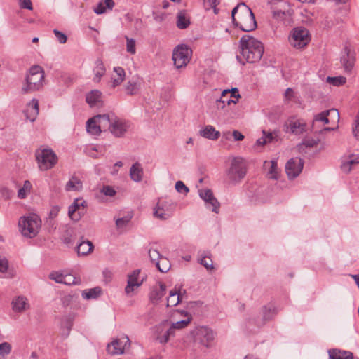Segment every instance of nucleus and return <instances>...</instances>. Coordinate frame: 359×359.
Instances as JSON below:
<instances>
[{"label":"nucleus","mask_w":359,"mask_h":359,"mask_svg":"<svg viewBox=\"0 0 359 359\" xmlns=\"http://www.w3.org/2000/svg\"><path fill=\"white\" fill-rule=\"evenodd\" d=\"M239 48L241 54L249 63L259 62L264 50L262 42L250 35H244L241 38Z\"/></svg>","instance_id":"1"},{"label":"nucleus","mask_w":359,"mask_h":359,"mask_svg":"<svg viewBox=\"0 0 359 359\" xmlns=\"http://www.w3.org/2000/svg\"><path fill=\"white\" fill-rule=\"evenodd\" d=\"M233 23L243 32L257 28V22L251 9L244 3L238 4L231 11Z\"/></svg>","instance_id":"2"},{"label":"nucleus","mask_w":359,"mask_h":359,"mask_svg":"<svg viewBox=\"0 0 359 359\" xmlns=\"http://www.w3.org/2000/svg\"><path fill=\"white\" fill-rule=\"evenodd\" d=\"M41 225V220L36 215L21 217L18 222L21 233L29 238H32L37 235Z\"/></svg>","instance_id":"3"},{"label":"nucleus","mask_w":359,"mask_h":359,"mask_svg":"<svg viewBox=\"0 0 359 359\" xmlns=\"http://www.w3.org/2000/svg\"><path fill=\"white\" fill-rule=\"evenodd\" d=\"M35 156L39 169L43 171L53 168L58 161L57 155L51 149L43 147L36 151Z\"/></svg>","instance_id":"4"},{"label":"nucleus","mask_w":359,"mask_h":359,"mask_svg":"<svg viewBox=\"0 0 359 359\" xmlns=\"http://www.w3.org/2000/svg\"><path fill=\"white\" fill-rule=\"evenodd\" d=\"M288 41L292 47L297 49L304 48L311 41L309 32L303 27H294L290 33Z\"/></svg>","instance_id":"5"},{"label":"nucleus","mask_w":359,"mask_h":359,"mask_svg":"<svg viewBox=\"0 0 359 359\" xmlns=\"http://www.w3.org/2000/svg\"><path fill=\"white\" fill-rule=\"evenodd\" d=\"M44 79V72L41 67L39 65L32 66L27 75L26 87H23L22 90H39L43 87V81Z\"/></svg>","instance_id":"6"},{"label":"nucleus","mask_w":359,"mask_h":359,"mask_svg":"<svg viewBox=\"0 0 359 359\" xmlns=\"http://www.w3.org/2000/svg\"><path fill=\"white\" fill-rule=\"evenodd\" d=\"M192 50L185 44L178 45L172 53V60L177 69L184 67L189 62Z\"/></svg>","instance_id":"7"},{"label":"nucleus","mask_w":359,"mask_h":359,"mask_svg":"<svg viewBox=\"0 0 359 359\" xmlns=\"http://www.w3.org/2000/svg\"><path fill=\"white\" fill-rule=\"evenodd\" d=\"M245 175L246 167L243 158H234L227 172L228 180L231 183L235 184L243 180Z\"/></svg>","instance_id":"8"},{"label":"nucleus","mask_w":359,"mask_h":359,"mask_svg":"<svg viewBox=\"0 0 359 359\" xmlns=\"http://www.w3.org/2000/svg\"><path fill=\"white\" fill-rule=\"evenodd\" d=\"M130 341L128 336L123 335L119 338L114 339L107 345V350L109 354L119 355L124 353L125 350L129 348Z\"/></svg>","instance_id":"9"},{"label":"nucleus","mask_w":359,"mask_h":359,"mask_svg":"<svg viewBox=\"0 0 359 359\" xmlns=\"http://www.w3.org/2000/svg\"><path fill=\"white\" fill-rule=\"evenodd\" d=\"M194 341L208 347L214 339L212 331L206 327H199L191 332Z\"/></svg>","instance_id":"10"},{"label":"nucleus","mask_w":359,"mask_h":359,"mask_svg":"<svg viewBox=\"0 0 359 359\" xmlns=\"http://www.w3.org/2000/svg\"><path fill=\"white\" fill-rule=\"evenodd\" d=\"M87 206L86 201L81 198H76L73 203L69 207L68 215L74 221H79L85 213V208Z\"/></svg>","instance_id":"11"},{"label":"nucleus","mask_w":359,"mask_h":359,"mask_svg":"<svg viewBox=\"0 0 359 359\" xmlns=\"http://www.w3.org/2000/svg\"><path fill=\"white\" fill-rule=\"evenodd\" d=\"M303 166L304 162L300 158H292L285 165L286 174L290 179L296 178L301 173Z\"/></svg>","instance_id":"12"},{"label":"nucleus","mask_w":359,"mask_h":359,"mask_svg":"<svg viewBox=\"0 0 359 359\" xmlns=\"http://www.w3.org/2000/svg\"><path fill=\"white\" fill-rule=\"evenodd\" d=\"M199 196L205 202L208 208L215 213L219 212L220 204L210 189L200 190Z\"/></svg>","instance_id":"13"},{"label":"nucleus","mask_w":359,"mask_h":359,"mask_svg":"<svg viewBox=\"0 0 359 359\" xmlns=\"http://www.w3.org/2000/svg\"><path fill=\"white\" fill-rule=\"evenodd\" d=\"M130 127L129 123L114 116L109 128L111 133L116 137H121Z\"/></svg>","instance_id":"14"},{"label":"nucleus","mask_w":359,"mask_h":359,"mask_svg":"<svg viewBox=\"0 0 359 359\" xmlns=\"http://www.w3.org/2000/svg\"><path fill=\"white\" fill-rule=\"evenodd\" d=\"M86 101L90 108H100L104 105L101 91H88L86 95Z\"/></svg>","instance_id":"15"},{"label":"nucleus","mask_w":359,"mask_h":359,"mask_svg":"<svg viewBox=\"0 0 359 359\" xmlns=\"http://www.w3.org/2000/svg\"><path fill=\"white\" fill-rule=\"evenodd\" d=\"M166 203V202L162 201L157 203L154 211V217L162 220H165L172 215V208L170 207L169 208Z\"/></svg>","instance_id":"16"},{"label":"nucleus","mask_w":359,"mask_h":359,"mask_svg":"<svg viewBox=\"0 0 359 359\" xmlns=\"http://www.w3.org/2000/svg\"><path fill=\"white\" fill-rule=\"evenodd\" d=\"M140 273V270L137 269L133 271L131 274L128 275L127 285L125 288L126 294L131 293L135 288L139 287L142 285V280H140L139 278Z\"/></svg>","instance_id":"17"},{"label":"nucleus","mask_w":359,"mask_h":359,"mask_svg":"<svg viewBox=\"0 0 359 359\" xmlns=\"http://www.w3.org/2000/svg\"><path fill=\"white\" fill-rule=\"evenodd\" d=\"M39 112V101L36 99H32V100L27 104V107L24 111L27 119L32 122L36 120Z\"/></svg>","instance_id":"18"},{"label":"nucleus","mask_w":359,"mask_h":359,"mask_svg":"<svg viewBox=\"0 0 359 359\" xmlns=\"http://www.w3.org/2000/svg\"><path fill=\"white\" fill-rule=\"evenodd\" d=\"M12 309L15 312L22 313L29 309V304L27 297L18 296L12 300Z\"/></svg>","instance_id":"19"},{"label":"nucleus","mask_w":359,"mask_h":359,"mask_svg":"<svg viewBox=\"0 0 359 359\" xmlns=\"http://www.w3.org/2000/svg\"><path fill=\"white\" fill-rule=\"evenodd\" d=\"M263 167L266 171L269 178L272 180H277L278 178L280 171L276 160L265 161Z\"/></svg>","instance_id":"20"},{"label":"nucleus","mask_w":359,"mask_h":359,"mask_svg":"<svg viewBox=\"0 0 359 359\" xmlns=\"http://www.w3.org/2000/svg\"><path fill=\"white\" fill-rule=\"evenodd\" d=\"M199 135L208 140H217L220 137V132L216 130L212 126L208 125L199 130Z\"/></svg>","instance_id":"21"},{"label":"nucleus","mask_w":359,"mask_h":359,"mask_svg":"<svg viewBox=\"0 0 359 359\" xmlns=\"http://www.w3.org/2000/svg\"><path fill=\"white\" fill-rule=\"evenodd\" d=\"M238 92L239 91H222L219 102L222 104L226 103L228 105L231 103H236L241 97Z\"/></svg>","instance_id":"22"},{"label":"nucleus","mask_w":359,"mask_h":359,"mask_svg":"<svg viewBox=\"0 0 359 359\" xmlns=\"http://www.w3.org/2000/svg\"><path fill=\"white\" fill-rule=\"evenodd\" d=\"M359 163V156L354 155L346 157L342 160L341 169L345 173H348L352 168Z\"/></svg>","instance_id":"23"},{"label":"nucleus","mask_w":359,"mask_h":359,"mask_svg":"<svg viewBox=\"0 0 359 359\" xmlns=\"http://www.w3.org/2000/svg\"><path fill=\"white\" fill-rule=\"evenodd\" d=\"M94 77L93 79L94 82L99 83L102 77L106 73V68L102 60L100 58L97 59L95 62V67L93 68Z\"/></svg>","instance_id":"24"},{"label":"nucleus","mask_w":359,"mask_h":359,"mask_svg":"<svg viewBox=\"0 0 359 359\" xmlns=\"http://www.w3.org/2000/svg\"><path fill=\"white\" fill-rule=\"evenodd\" d=\"M165 285L160 282L158 286H155L152 288L149 294V298L153 302L160 300L165 295Z\"/></svg>","instance_id":"25"},{"label":"nucleus","mask_w":359,"mask_h":359,"mask_svg":"<svg viewBox=\"0 0 359 359\" xmlns=\"http://www.w3.org/2000/svg\"><path fill=\"white\" fill-rule=\"evenodd\" d=\"M93 117L96 118L101 130L105 131L107 129L109 130L112 122V118H114V116L112 115L110 116L109 114H103L97 115Z\"/></svg>","instance_id":"26"},{"label":"nucleus","mask_w":359,"mask_h":359,"mask_svg":"<svg viewBox=\"0 0 359 359\" xmlns=\"http://www.w3.org/2000/svg\"><path fill=\"white\" fill-rule=\"evenodd\" d=\"M328 353L330 359H353V353L348 351L331 349Z\"/></svg>","instance_id":"27"},{"label":"nucleus","mask_w":359,"mask_h":359,"mask_svg":"<svg viewBox=\"0 0 359 359\" xmlns=\"http://www.w3.org/2000/svg\"><path fill=\"white\" fill-rule=\"evenodd\" d=\"M306 124L299 120L290 121L287 123V131L292 133L299 134L305 130Z\"/></svg>","instance_id":"28"},{"label":"nucleus","mask_w":359,"mask_h":359,"mask_svg":"<svg viewBox=\"0 0 359 359\" xmlns=\"http://www.w3.org/2000/svg\"><path fill=\"white\" fill-rule=\"evenodd\" d=\"M130 176L131 179L136 182H139L142 180L143 169L138 162L135 163L131 166L130 169Z\"/></svg>","instance_id":"29"},{"label":"nucleus","mask_w":359,"mask_h":359,"mask_svg":"<svg viewBox=\"0 0 359 359\" xmlns=\"http://www.w3.org/2000/svg\"><path fill=\"white\" fill-rule=\"evenodd\" d=\"M114 72L116 75L112 77L111 88H116L120 85L125 79V71L121 67H116L114 68Z\"/></svg>","instance_id":"30"},{"label":"nucleus","mask_w":359,"mask_h":359,"mask_svg":"<svg viewBox=\"0 0 359 359\" xmlns=\"http://www.w3.org/2000/svg\"><path fill=\"white\" fill-rule=\"evenodd\" d=\"M190 25L189 18L187 15L184 11H180L177 15V27L183 29L188 27Z\"/></svg>","instance_id":"31"},{"label":"nucleus","mask_w":359,"mask_h":359,"mask_svg":"<svg viewBox=\"0 0 359 359\" xmlns=\"http://www.w3.org/2000/svg\"><path fill=\"white\" fill-rule=\"evenodd\" d=\"M86 130L88 133L93 135H100L102 132L96 118L94 117L88 120L86 123Z\"/></svg>","instance_id":"32"},{"label":"nucleus","mask_w":359,"mask_h":359,"mask_svg":"<svg viewBox=\"0 0 359 359\" xmlns=\"http://www.w3.org/2000/svg\"><path fill=\"white\" fill-rule=\"evenodd\" d=\"M82 182L77 177L73 176L66 184L65 190L67 191H79L82 189Z\"/></svg>","instance_id":"33"},{"label":"nucleus","mask_w":359,"mask_h":359,"mask_svg":"<svg viewBox=\"0 0 359 359\" xmlns=\"http://www.w3.org/2000/svg\"><path fill=\"white\" fill-rule=\"evenodd\" d=\"M114 6V2L113 0H104V1L100 2L96 7L94 8L93 11L96 14H102L106 11L107 8L112 9Z\"/></svg>","instance_id":"34"},{"label":"nucleus","mask_w":359,"mask_h":359,"mask_svg":"<svg viewBox=\"0 0 359 359\" xmlns=\"http://www.w3.org/2000/svg\"><path fill=\"white\" fill-rule=\"evenodd\" d=\"M93 249L92 242L89 241H82L77 246V253L79 255H86Z\"/></svg>","instance_id":"35"},{"label":"nucleus","mask_w":359,"mask_h":359,"mask_svg":"<svg viewBox=\"0 0 359 359\" xmlns=\"http://www.w3.org/2000/svg\"><path fill=\"white\" fill-rule=\"evenodd\" d=\"M181 301V294L176 290H172L170 291L169 297L167 299L168 306H177Z\"/></svg>","instance_id":"36"},{"label":"nucleus","mask_w":359,"mask_h":359,"mask_svg":"<svg viewBox=\"0 0 359 359\" xmlns=\"http://www.w3.org/2000/svg\"><path fill=\"white\" fill-rule=\"evenodd\" d=\"M101 289L98 287L90 289L88 290H83L82 292V297L85 299H96L101 294Z\"/></svg>","instance_id":"37"},{"label":"nucleus","mask_w":359,"mask_h":359,"mask_svg":"<svg viewBox=\"0 0 359 359\" xmlns=\"http://www.w3.org/2000/svg\"><path fill=\"white\" fill-rule=\"evenodd\" d=\"M155 265L156 268L162 273L168 272L171 267L170 261L165 257L160 258V259L156 262Z\"/></svg>","instance_id":"38"},{"label":"nucleus","mask_w":359,"mask_h":359,"mask_svg":"<svg viewBox=\"0 0 359 359\" xmlns=\"http://www.w3.org/2000/svg\"><path fill=\"white\" fill-rule=\"evenodd\" d=\"M328 116H329V111H327V110L316 114L314 116V118L313 121V125H312L313 129L314 128L315 125L317 122H322L324 124H327V123H330V118H328Z\"/></svg>","instance_id":"39"},{"label":"nucleus","mask_w":359,"mask_h":359,"mask_svg":"<svg viewBox=\"0 0 359 359\" xmlns=\"http://www.w3.org/2000/svg\"><path fill=\"white\" fill-rule=\"evenodd\" d=\"M32 189V184L29 181L26 180L24 182L23 187L18 190V196L22 199L26 198L28 194L30 193Z\"/></svg>","instance_id":"40"},{"label":"nucleus","mask_w":359,"mask_h":359,"mask_svg":"<svg viewBox=\"0 0 359 359\" xmlns=\"http://www.w3.org/2000/svg\"><path fill=\"white\" fill-rule=\"evenodd\" d=\"M346 81V79L344 76H327L326 78V82L332 84L334 86L339 87L343 84H344Z\"/></svg>","instance_id":"41"},{"label":"nucleus","mask_w":359,"mask_h":359,"mask_svg":"<svg viewBox=\"0 0 359 359\" xmlns=\"http://www.w3.org/2000/svg\"><path fill=\"white\" fill-rule=\"evenodd\" d=\"M12 350L11 345L8 342L0 344V359H6Z\"/></svg>","instance_id":"42"},{"label":"nucleus","mask_w":359,"mask_h":359,"mask_svg":"<svg viewBox=\"0 0 359 359\" xmlns=\"http://www.w3.org/2000/svg\"><path fill=\"white\" fill-rule=\"evenodd\" d=\"M201 264L204 266L208 270L213 269V262L212 259L209 257L208 253L202 254L199 259Z\"/></svg>","instance_id":"43"},{"label":"nucleus","mask_w":359,"mask_h":359,"mask_svg":"<svg viewBox=\"0 0 359 359\" xmlns=\"http://www.w3.org/2000/svg\"><path fill=\"white\" fill-rule=\"evenodd\" d=\"M263 134L264 135L257 140L256 144L257 145H264L273 141V134L272 133H266L265 131H263Z\"/></svg>","instance_id":"44"},{"label":"nucleus","mask_w":359,"mask_h":359,"mask_svg":"<svg viewBox=\"0 0 359 359\" xmlns=\"http://www.w3.org/2000/svg\"><path fill=\"white\" fill-rule=\"evenodd\" d=\"M191 319V318H188L187 319L174 323L172 324L171 327L169 329H172V332L175 334V330H180L184 328L189 324Z\"/></svg>","instance_id":"45"},{"label":"nucleus","mask_w":359,"mask_h":359,"mask_svg":"<svg viewBox=\"0 0 359 359\" xmlns=\"http://www.w3.org/2000/svg\"><path fill=\"white\" fill-rule=\"evenodd\" d=\"M62 283L68 285H76L79 283V278L72 274H65Z\"/></svg>","instance_id":"46"},{"label":"nucleus","mask_w":359,"mask_h":359,"mask_svg":"<svg viewBox=\"0 0 359 359\" xmlns=\"http://www.w3.org/2000/svg\"><path fill=\"white\" fill-rule=\"evenodd\" d=\"M65 274L60 271H52L49 274V278L57 283H62Z\"/></svg>","instance_id":"47"},{"label":"nucleus","mask_w":359,"mask_h":359,"mask_svg":"<svg viewBox=\"0 0 359 359\" xmlns=\"http://www.w3.org/2000/svg\"><path fill=\"white\" fill-rule=\"evenodd\" d=\"M204 7L206 10L214 9V13H217V5L219 4V0H204Z\"/></svg>","instance_id":"48"},{"label":"nucleus","mask_w":359,"mask_h":359,"mask_svg":"<svg viewBox=\"0 0 359 359\" xmlns=\"http://www.w3.org/2000/svg\"><path fill=\"white\" fill-rule=\"evenodd\" d=\"M126 50L127 51L134 55L136 53L135 48V41L133 39H130L128 36H126Z\"/></svg>","instance_id":"49"},{"label":"nucleus","mask_w":359,"mask_h":359,"mask_svg":"<svg viewBox=\"0 0 359 359\" xmlns=\"http://www.w3.org/2000/svg\"><path fill=\"white\" fill-rule=\"evenodd\" d=\"M72 233L73 231L71 229H68L65 231L62 236V240L64 243H65L66 245H70L71 243H72Z\"/></svg>","instance_id":"50"},{"label":"nucleus","mask_w":359,"mask_h":359,"mask_svg":"<svg viewBox=\"0 0 359 359\" xmlns=\"http://www.w3.org/2000/svg\"><path fill=\"white\" fill-rule=\"evenodd\" d=\"M149 255L151 261L155 264L163 257L157 250L153 248L149 249Z\"/></svg>","instance_id":"51"},{"label":"nucleus","mask_w":359,"mask_h":359,"mask_svg":"<svg viewBox=\"0 0 359 359\" xmlns=\"http://www.w3.org/2000/svg\"><path fill=\"white\" fill-rule=\"evenodd\" d=\"M329 111L328 118L330 121L336 122L337 123L339 121V113L336 109H331L327 110Z\"/></svg>","instance_id":"52"},{"label":"nucleus","mask_w":359,"mask_h":359,"mask_svg":"<svg viewBox=\"0 0 359 359\" xmlns=\"http://www.w3.org/2000/svg\"><path fill=\"white\" fill-rule=\"evenodd\" d=\"M352 132L354 137L359 140V114H357L354 123L352 126Z\"/></svg>","instance_id":"53"},{"label":"nucleus","mask_w":359,"mask_h":359,"mask_svg":"<svg viewBox=\"0 0 359 359\" xmlns=\"http://www.w3.org/2000/svg\"><path fill=\"white\" fill-rule=\"evenodd\" d=\"M172 329H168L162 336L158 337V340L161 344H165L168 341L170 336H173Z\"/></svg>","instance_id":"54"},{"label":"nucleus","mask_w":359,"mask_h":359,"mask_svg":"<svg viewBox=\"0 0 359 359\" xmlns=\"http://www.w3.org/2000/svg\"><path fill=\"white\" fill-rule=\"evenodd\" d=\"M175 189L180 193L187 194L189 191V188L182 181H177L176 182Z\"/></svg>","instance_id":"55"},{"label":"nucleus","mask_w":359,"mask_h":359,"mask_svg":"<svg viewBox=\"0 0 359 359\" xmlns=\"http://www.w3.org/2000/svg\"><path fill=\"white\" fill-rule=\"evenodd\" d=\"M53 33L55 34L57 41L60 43H65L67 42V37L64 33L61 32L57 29H54Z\"/></svg>","instance_id":"56"},{"label":"nucleus","mask_w":359,"mask_h":359,"mask_svg":"<svg viewBox=\"0 0 359 359\" xmlns=\"http://www.w3.org/2000/svg\"><path fill=\"white\" fill-rule=\"evenodd\" d=\"M19 6L21 8L32 10V4L31 0H18Z\"/></svg>","instance_id":"57"},{"label":"nucleus","mask_w":359,"mask_h":359,"mask_svg":"<svg viewBox=\"0 0 359 359\" xmlns=\"http://www.w3.org/2000/svg\"><path fill=\"white\" fill-rule=\"evenodd\" d=\"M101 192L103 193L105 196H114L116 194V191L110 186H104L101 190Z\"/></svg>","instance_id":"58"},{"label":"nucleus","mask_w":359,"mask_h":359,"mask_svg":"<svg viewBox=\"0 0 359 359\" xmlns=\"http://www.w3.org/2000/svg\"><path fill=\"white\" fill-rule=\"evenodd\" d=\"M131 216L130 217H124L122 218H118L116 221V224L118 228H121L125 226L130 220Z\"/></svg>","instance_id":"59"},{"label":"nucleus","mask_w":359,"mask_h":359,"mask_svg":"<svg viewBox=\"0 0 359 359\" xmlns=\"http://www.w3.org/2000/svg\"><path fill=\"white\" fill-rule=\"evenodd\" d=\"M286 16V13L281 10H274L273 11V17L279 20H283Z\"/></svg>","instance_id":"60"},{"label":"nucleus","mask_w":359,"mask_h":359,"mask_svg":"<svg viewBox=\"0 0 359 359\" xmlns=\"http://www.w3.org/2000/svg\"><path fill=\"white\" fill-rule=\"evenodd\" d=\"M341 62H342L346 71H351L353 67V62L352 61L348 60V59L345 57H343L341 59Z\"/></svg>","instance_id":"61"},{"label":"nucleus","mask_w":359,"mask_h":359,"mask_svg":"<svg viewBox=\"0 0 359 359\" xmlns=\"http://www.w3.org/2000/svg\"><path fill=\"white\" fill-rule=\"evenodd\" d=\"M341 62H342L346 71H351L353 67V62L352 61L348 60V59L345 57H343L341 59Z\"/></svg>","instance_id":"62"},{"label":"nucleus","mask_w":359,"mask_h":359,"mask_svg":"<svg viewBox=\"0 0 359 359\" xmlns=\"http://www.w3.org/2000/svg\"><path fill=\"white\" fill-rule=\"evenodd\" d=\"M8 268V263L6 259H0V272L5 273Z\"/></svg>","instance_id":"63"},{"label":"nucleus","mask_w":359,"mask_h":359,"mask_svg":"<svg viewBox=\"0 0 359 359\" xmlns=\"http://www.w3.org/2000/svg\"><path fill=\"white\" fill-rule=\"evenodd\" d=\"M271 313L272 314H275L276 313L275 309H271V308H267L266 306H265L264 308V318L266 320H269L270 318L269 313Z\"/></svg>","instance_id":"64"}]
</instances>
